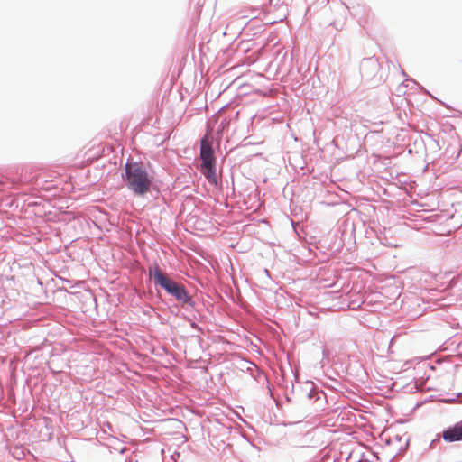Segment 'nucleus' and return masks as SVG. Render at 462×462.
<instances>
[{"label":"nucleus","mask_w":462,"mask_h":462,"mask_svg":"<svg viewBox=\"0 0 462 462\" xmlns=\"http://www.w3.org/2000/svg\"><path fill=\"white\" fill-rule=\"evenodd\" d=\"M200 158L202 160L201 171L207 180L213 184H217V178L214 166L215 157L210 143L205 136L200 141Z\"/></svg>","instance_id":"7ed1b4c3"},{"label":"nucleus","mask_w":462,"mask_h":462,"mask_svg":"<svg viewBox=\"0 0 462 462\" xmlns=\"http://www.w3.org/2000/svg\"><path fill=\"white\" fill-rule=\"evenodd\" d=\"M149 276L153 280L155 284L160 285L176 300L184 302L189 300L184 286L171 280L157 264L149 267Z\"/></svg>","instance_id":"f03ea898"},{"label":"nucleus","mask_w":462,"mask_h":462,"mask_svg":"<svg viewBox=\"0 0 462 462\" xmlns=\"http://www.w3.org/2000/svg\"><path fill=\"white\" fill-rule=\"evenodd\" d=\"M122 176L126 187L135 195L143 196L150 191L152 181L147 171L139 163H126L125 174Z\"/></svg>","instance_id":"f257e3e1"},{"label":"nucleus","mask_w":462,"mask_h":462,"mask_svg":"<svg viewBox=\"0 0 462 462\" xmlns=\"http://www.w3.org/2000/svg\"><path fill=\"white\" fill-rule=\"evenodd\" d=\"M443 439L448 442L458 441L462 439V424H456L443 432Z\"/></svg>","instance_id":"20e7f679"}]
</instances>
